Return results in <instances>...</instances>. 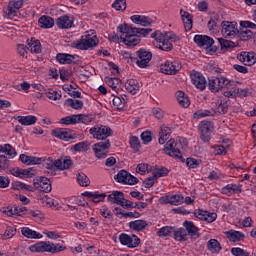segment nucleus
<instances>
[{
  "label": "nucleus",
  "instance_id": "nucleus-50",
  "mask_svg": "<svg viewBox=\"0 0 256 256\" xmlns=\"http://www.w3.org/2000/svg\"><path fill=\"white\" fill-rule=\"evenodd\" d=\"M173 234L175 241L180 242L187 241V237H189V234H187V230L185 228L174 229Z\"/></svg>",
  "mask_w": 256,
  "mask_h": 256
},
{
  "label": "nucleus",
  "instance_id": "nucleus-49",
  "mask_svg": "<svg viewBox=\"0 0 256 256\" xmlns=\"http://www.w3.org/2000/svg\"><path fill=\"white\" fill-rule=\"evenodd\" d=\"M18 122L20 125L28 127L29 125H35V123H37V118L34 115L18 116Z\"/></svg>",
  "mask_w": 256,
  "mask_h": 256
},
{
  "label": "nucleus",
  "instance_id": "nucleus-27",
  "mask_svg": "<svg viewBox=\"0 0 256 256\" xmlns=\"http://www.w3.org/2000/svg\"><path fill=\"white\" fill-rule=\"evenodd\" d=\"M238 59L244 65H248V67L256 64L255 52H241V54L238 56Z\"/></svg>",
  "mask_w": 256,
  "mask_h": 256
},
{
  "label": "nucleus",
  "instance_id": "nucleus-43",
  "mask_svg": "<svg viewBox=\"0 0 256 256\" xmlns=\"http://www.w3.org/2000/svg\"><path fill=\"white\" fill-rule=\"evenodd\" d=\"M116 209V215L117 217H120V219L122 217H124L125 219H139V217H141V213L134 211V212H125L119 208H115Z\"/></svg>",
  "mask_w": 256,
  "mask_h": 256
},
{
  "label": "nucleus",
  "instance_id": "nucleus-34",
  "mask_svg": "<svg viewBox=\"0 0 256 256\" xmlns=\"http://www.w3.org/2000/svg\"><path fill=\"white\" fill-rule=\"evenodd\" d=\"M239 193H243V185L230 183L225 186V195L228 197H231V195H237Z\"/></svg>",
  "mask_w": 256,
  "mask_h": 256
},
{
  "label": "nucleus",
  "instance_id": "nucleus-62",
  "mask_svg": "<svg viewBox=\"0 0 256 256\" xmlns=\"http://www.w3.org/2000/svg\"><path fill=\"white\" fill-rule=\"evenodd\" d=\"M152 175L156 179H160V177H167V175H169V170L167 168H155L152 171Z\"/></svg>",
  "mask_w": 256,
  "mask_h": 256
},
{
  "label": "nucleus",
  "instance_id": "nucleus-54",
  "mask_svg": "<svg viewBox=\"0 0 256 256\" xmlns=\"http://www.w3.org/2000/svg\"><path fill=\"white\" fill-rule=\"evenodd\" d=\"M76 179L80 187H89L91 185V180L83 172L78 173Z\"/></svg>",
  "mask_w": 256,
  "mask_h": 256
},
{
  "label": "nucleus",
  "instance_id": "nucleus-51",
  "mask_svg": "<svg viewBox=\"0 0 256 256\" xmlns=\"http://www.w3.org/2000/svg\"><path fill=\"white\" fill-rule=\"evenodd\" d=\"M236 35L239 37L240 41H251V39H253V31L251 30L239 28Z\"/></svg>",
  "mask_w": 256,
  "mask_h": 256
},
{
  "label": "nucleus",
  "instance_id": "nucleus-56",
  "mask_svg": "<svg viewBox=\"0 0 256 256\" xmlns=\"http://www.w3.org/2000/svg\"><path fill=\"white\" fill-rule=\"evenodd\" d=\"M59 123L61 125H77V114L66 116L60 119Z\"/></svg>",
  "mask_w": 256,
  "mask_h": 256
},
{
  "label": "nucleus",
  "instance_id": "nucleus-40",
  "mask_svg": "<svg viewBox=\"0 0 256 256\" xmlns=\"http://www.w3.org/2000/svg\"><path fill=\"white\" fill-rule=\"evenodd\" d=\"M104 81L108 85V87L112 89V91L118 93L121 90V79L105 77Z\"/></svg>",
  "mask_w": 256,
  "mask_h": 256
},
{
  "label": "nucleus",
  "instance_id": "nucleus-47",
  "mask_svg": "<svg viewBox=\"0 0 256 256\" xmlns=\"http://www.w3.org/2000/svg\"><path fill=\"white\" fill-rule=\"evenodd\" d=\"M0 153L9 156L10 159H15V157H17V152L11 144L0 145Z\"/></svg>",
  "mask_w": 256,
  "mask_h": 256
},
{
  "label": "nucleus",
  "instance_id": "nucleus-60",
  "mask_svg": "<svg viewBox=\"0 0 256 256\" xmlns=\"http://www.w3.org/2000/svg\"><path fill=\"white\" fill-rule=\"evenodd\" d=\"M112 103L114 107H117V109H123V107H125V103H127V99L125 96H115L112 100Z\"/></svg>",
  "mask_w": 256,
  "mask_h": 256
},
{
  "label": "nucleus",
  "instance_id": "nucleus-44",
  "mask_svg": "<svg viewBox=\"0 0 256 256\" xmlns=\"http://www.w3.org/2000/svg\"><path fill=\"white\" fill-rule=\"evenodd\" d=\"M56 59L62 65H69L75 61V56L67 53H58Z\"/></svg>",
  "mask_w": 256,
  "mask_h": 256
},
{
  "label": "nucleus",
  "instance_id": "nucleus-19",
  "mask_svg": "<svg viewBox=\"0 0 256 256\" xmlns=\"http://www.w3.org/2000/svg\"><path fill=\"white\" fill-rule=\"evenodd\" d=\"M10 175H13V177H18V179H31V177L35 176V172H33V169H21V168H11L9 170Z\"/></svg>",
  "mask_w": 256,
  "mask_h": 256
},
{
  "label": "nucleus",
  "instance_id": "nucleus-46",
  "mask_svg": "<svg viewBox=\"0 0 256 256\" xmlns=\"http://www.w3.org/2000/svg\"><path fill=\"white\" fill-rule=\"evenodd\" d=\"M11 189H13V191H34L33 186L21 181H14L11 185Z\"/></svg>",
  "mask_w": 256,
  "mask_h": 256
},
{
  "label": "nucleus",
  "instance_id": "nucleus-41",
  "mask_svg": "<svg viewBox=\"0 0 256 256\" xmlns=\"http://www.w3.org/2000/svg\"><path fill=\"white\" fill-rule=\"evenodd\" d=\"M28 49H30V52L39 54L41 53V41L36 38H31L27 40Z\"/></svg>",
  "mask_w": 256,
  "mask_h": 256
},
{
  "label": "nucleus",
  "instance_id": "nucleus-63",
  "mask_svg": "<svg viewBox=\"0 0 256 256\" xmlns=\"http://www.w3.org/2000/svg\"><path fill=\"white\" fill-rule=\"evenodd\" d=\"M112 7L116 11H125L127 9V0H115Z\"/></svg>",
  "mask_w": 256,
  "mask_h": 256
},
{
  "label": "nucleus",
  "instance_id": "nucleus-31",
  "mask_svg": "<svg viewBox=\"0 0 256 256\" xmlns=\"http://www.w3.org/2000/svg\"><path fill=\"white\" fill-rule=\"evenodd\" d=\"M55 25V20L47 15H43L38 19V26L41 29H52Z\"/></svg>",
  "mask_w": 256,
  "mask_h": 256
},
{
  "label": "nucleus",
  "instance_id": "nucleus-61",
  "mask_svg": "<svg viewBox=\"0 0 256 256\" xmlns=\"http://www.w3.org/2000/svg\"><path fill=\"white\" fill-rule=\"evenodd\" d=\"M72 149L78 153H81V151H87L89 149V141H83V142L74 144L72 146Z\"/></svg>",
  "mask_w": 256,
  "mask_h": 256
},
{
  "label": "nucleus",
  "instance_id": "nucleus-48",
  "mask_svg": "<svg viewBox=\"0 0 256 256\" xmlns=\"http://www.w3.org/2000/svg\"><path fill=\"white\" fill-rule=\"evenodd\" d=\"M129 227L132 231H143L147 228V221L145 220H134L129 222Z\"/></svg>",
  "mask_w": 256,
  "mask_h": 256
},
{
  "label": "nucleus",
  "instance_id": "nucleus-4",
  "mask_svg": "<svg viewBox=\"0 0 256 256\" xmlns=\"http://www.w3.org/2000/svg\"><path fill=\"white\" fill-rule=\"evenodd\" d=\"M97 45H99V38H97L94 30H90L82 35L79 40L72 43V47L80 51H89V49H94Z\"/></svg>",
  "mask_w": 256,
  "mask_h": 256
},
{
  "label": "nucleus",
  "instance_id": "nucleus-32",
  "mask_svg": "<svg viewBox=\"0 0 256 256\" xmlns=\"http://www.w3.org/2000/svg\"><path fill=\"white\" fill-rule=\"evenodd\" d=\"M20 161H22L24 165H41V163H43V158L21 154Z\"/></svg>",
  "mask_w": 256,
  "mask_h": 256
},
{
  "label": "nucleus",
  "instance_id": "nucleus-37",
  "mask_svg": "<svg viewBox=\"0 0 256 256\" xmlns=\"http://www.w3.org/2000/svg\"><path fill=\"white\" fill-rule=\"evenodd\" d=\"M41 163L44 169L48 170V173L55 175V171L57 170V160L53 161V158H42Z\"/></svg>",
  "mask_w": 256,
  "mask_h": 256
},
{
  "label": "nucleus",
  "instance_id": "nucleus-11",
  "mask_svg": "<svg viewBox=\"0 0 256 256\" xmlns=\"http://www.w3.org/2000/svg\"><path fill=\"white\" fill-rule=\"evenodd\" d=\"M184 201V197L181 194H167L159 198L161 205H181Z\"/></svg>",
  "mask_w": 256,
  "mask_h": 256
},
{
  "label": "nucleus",
  "instance_id": "nucleus-22",
  "mask_svg": "<svg viewBox=\"0 0 256 256\" xmlns=\"http://www.w3.org/2000/svg\"><path fill=\"white\" fill-rule=\"evenodd\" d=\"M75 23V19L70 15H63L57 18L56 25L58 29H71Z\"/></svg>",
  "mask_w": 256,
  "mask_h": 256
},
{
  "label": "nucleus",
  "instance_id": "nucleus-24",
  "mask_svg": "<svg viewBox=\"0 0 256 256\" xmlns=\"http://www.w3.org/2000/svg\"><path fill=\"white\" fill-rule=\"evenodd\" d=\"M237 33H239V28H237L236 21H226L225 22V35L228 39H233V37H237Z\"/></svg>",
  "mask_w": 256,
  "mask_h": 256
},
{
  "label": "nucleus",
  "instance_id": "nucleus-3",
  "mask_svg": "<svg viewBox=\"0 0 256 256\" xmlns=\"http://www.w3.org/2000/svg\"><path fill=\"white\" fill-rule=\"evenodd\" d=\"M154 40V45L161 51H171L173 49V42L177 41V35L172 32H159L156 31L152 34Z\"/></svg>",
  "mask_w": 256,
  "mask_h": 256
},
{
  "label": "nucleus",
  "instance_id": "nucleus-20",
  "mask_svg": "<svg viewBox=\"0 0 256 256\" xmlns=\"http://www.w3.org/2000/svg\"><path fill=\"white\" fill-rule=\"evenodd\" d=\"M194 217H197L200 221H206V223H213L217 219V213L198 209L194 211Z\"/></svg>",
  "mask_w": 256,
  "mask_h": 256
},
{
  "label": "nucleus",
  "instance_id": "nucleus-55",
  "mask_svg": "<svg viewBox=\"0 0 256 256\" xmlns=\"http://www.w3.org/2000/svg\"><path fill=\"white\" fill-rule=\"evenodd\" d=\"M194 119H203V117H215V112L212 110H198L193 114Z\"/></svg>",
  "mask_w": 256,
  "mask_h": 256
},
{
  "label": "nucleus",
  "instance_id": "nucleus-59",
  "mask_svg": "<svg viewBox=\"0 0 256 256\" xmlns=\"http://www.w3.org/2000/svg\"><path fill=\"white\" fill-rule=\"evenodd\" d=\"M174 231L175 228L171 226H164L157 231V235L158 237H169Z\"/></svg>",
  "mask_w": 256,
  "mask_h": 256
},
{
  "label": "nucleus",
  "instance_id": "nucleus-23",
  "mask_svg": "<svg viewBox=\"0 0 256 256\" xmlns=\"http://www.w3.org/2000/svg\"><path fill=\"white\" fill-rule=\"evenodd\" d=\"M225 87V77H217L216 79L209 80L208 88L212 93H218Z\"/></svg>",
  "mask_w": 256,
  "mask_h": 256
},
{
  "label": "nucleus",
  "instance_id": "nucleus-35",
  "mask_svg": "<svg viewBox=\"0 0 256 256\" xmlns=\"http://www.w3.org/2000/svg\"><path fill=\"white\" fill-rule=\"evenodd\" d=\"M21 233L23 237H26V239H43V234L29 228V227H22Z\"/></svg>",
  "mask_w": 256,
  "mask_h": 256
},
{
  "label": "nucleus",
  "instance_id": "nucleus-45",
  "mask_svg": "<svg viewBox=\"0 0 256 256\" xmlns=\"http://www.w3.org/2000/svg\"><path fill=\"white\" fill-rule=\"evenodd\" d=\"M183 225L188 235H191V237H199V229L196 227V225L193 222L185 221Z\"/></svg>",
  "mask_w": 256,
  "mask_h": 256
},
{
  "label": "nucleus",
  "instance_id": "nucleus-29",
  "mask_svg": "<svg viewBox=\"0 0 256 256\" xmlns=\"http://www.w3.org/2000/svg\"><path fill=\"white\" fill-rule=\"evenodd\" d=\"M130 20L135 25H141V27H149L153 23V20L145 15H132Z\"/></svg>",
  "mask_w": 256,
  "mask_h": 256
},
{
  "label": "nucleus",
  "instance_id": "nucleus-18",
  "mask_svg": "<svg viewBox=\"0 0 256 256\" xmlns=\"http://www.w3.org/2000/svg\"><path fill=\"white\" fill-rule=\"evenodd\" d=\"M225 97L235 99L237 97V94L239 93V88L237 87V83H241L239 81L230 80L225 78Z\"/></svg>",
  "mask_w": 256,
  "mask_h": 256
},
{
  "label": "nucleus",
  "instance_id": "nucleus-17",
  "mask_svg": "<svg viewBox=\"0 0 256 256\" xmlns=\"http://www.w3.org/2000/svg\"><path fill=\"white\" fill-rule=\"evenodd\" d=\"M27 208L23 206H6L1 209V212L8 217H21L25 215Z\"/></svg>",
  "mask_w": 256,
  "mask_h": 256
},
{
  "label": "nucleus",
  "instance_id": "nucleus-52",
  "mask_svg": "<svg viewBox=\"0 0 256 256\" xmlns=\"http://www.w3.org/2000/svg\"><path fill=\"white\" fill-rule=\"evenodd\" d=\"M207 249L210 253L217 254L221 251V244L217 239H210L207 243Z\"/></svg>",
  "mask_w": 256,
  "mask_h": 256
},
{
  "label": "nucleus",
  "instance_id": "nucleus-2",
  "mask_svg": "<svg viewBox=\"0 0 256 256\" xmlns=\"http://www.w3.org/2000/svg\"><path fill=\"white\" fill-rule=\"evenodd\" d=\"M67 247L61 243H53L50 241H40L36 244H32L28 247V251L30 253H51L55 255V253H61V251H65Z\"/></svg>",
  "mask_w": 256,
  "mask_h": 256
},
{
  "label": "nucleus",
  "instance_id": "nucleus-12",
  "mask_svg": "<svg viewBox=\"0 0 256 256\" xmlns=\"http://www.w3.org/2000/svg\"><path fill=\"white\" fill-rule=\"evenodd\" d=\"M33 185L38 191H42L43 193H51V180H49L47 177H36L33 180Z\"/></svg>",
  "mask_w": 256,
  "mask_h": 256
},
{
  "label": "nucleus",
  "instance_id": "nucleus-14",
  "mask_svg": "<svg viewBox=\"0 0 256 256\" xmlns=\"http://www.w3.org/2000/svg\"><path fill=\"white\" fill-rule=\"evenodd\" d=\"M190 78L196 89H199L200 91H205L207 87V80L201 72L192 71L190 74Z\"/></svg>",
  "mask_w": 256,
  "mask_h": 256
},
{
  "label": "nucleus",
  "instance_id": "nucleus-38",
  "mask_svg": "<svg viewBox=\"0 0 256 256\" xmlns=\"http://www.w3.org/2000/svg\"><path fill=\"white\" fill-rule=\"evenodd\" d=\"M226 237L231 243H238V241H243V239H245V234L240 231L230 230L226 232Z\"/></svg>",
  "mask_w": 256,
  "mask_h": 256
},
{
  "label": "nucleus",
  "instance_id": "nucleus-6",
  "mask_svg": "<svg viewBox=\"0 0 256 256\" xmlns=\"http://www.w3.org/2000/svg\"><path fill=\"white\" fill-rule=\"evenodd\" d=\"M198 130L200 133V139L204 143H209L211 141V135L215 131V124L208 120H203L198 125Z\"/></svg>",
  "mask_w": 256,
  "mask_h": 256
},
{
  "label": "nucleus",
  "instance_id": "nucleus-7",
  "mask_svg": "<svg viewBox=\"0 0 256 256\" xmlns=\"http://www.w3.org/2000/svg\"><path fill=\"white\" fill-rule=\"evenodd\" d=\"M111 149V141L105 140L98 142L93 145L92 150L97 159H105L109 155V150Z\"/></svg>",
  "mask_w": 256,
  "mask_h": 256
},
{
  "label": "nucleus",
  "instance_id": "nucleus-36",
  "mask_svg": "<svg viewBox=\"0 0 256 256\" xmlns=\"http://www.w3.org/2000/svg\"><path fill=\"white\" fill-rule=\"evenodd\" d=\"M140 88L141 86H139V82L135 79H129L125 83V89L128 93H131V95H137Z\"/></svg>",
  "mask_w": 256,
  "mask_h": 256
},
{
  "label": "nucleus",
  "instance_id": "nucleus-5",
  "mask_svg": "<svg viewBox=\"0 0 256 256\" xmlns=\"http://www.w3.org/2000/svg\"><path fill=\"white\" fill-rule=\"evenodd\" d=\"M89 133L93 139H97V141H105L107 137H111V135H113V130H111L109 126L95 125L89 129Z\"/></svg>",
  "mask_w": 256,
  "mask_h": 256
},
{
  "label": "nucleus",
  "instance_id": "nucleus-33",
  "mask_svg": "<svg viewBox=\"0 0 256 256\" xmlns=\"http://www.w3.org/2000/svg\"><path fill=\"white\" fill-rule=\"evenodd\" d=\"M73 165V160L71 157L65 156L56 160V169L59 171H65V169H69Z\"/></svg>",
  "mask_w": 256,
  "mask_h": 256
},
{
  "label": "nucleus",
  "instance_id": "nucleus-58",
  "mask_svg": "<svg viewBox=\"0 0 256 256\" xmlns=\"http://www.w3.org/2000/svg\"><path fill=\"white\" fill-rule=\"evenodd\" d=\"M77 123H83L84 125H89L93 122V117L87 114H76Z\"/></svg>",
  "mask_w": 256,
  "mask_h": 256
},
{
  "label": "nucleus",
  "instance_id": "nucleus-28",
  "mask_svg": "<svg viewBox=\"0 0 256 256\" xmlns=\"http://www.w3.org/2000/svg\"><path fill=\"white\" fill-rule=\"evenodd\" d=\"M82 195L83 197H86V199H89L93 203H103V201H105V197H107L105 193H100L98 191L96 192L86 191L82 193Z\"/></svg>",
  "mask_w": 256,
  "mask_h": 256
},
{
  "label": "nucleus",
  "instance_id": "nucleus-16",
  "mask_svg": "<svg viewBox=\"0 0 256 256\" xmlns=\"http://www.w3.org/2000/svg\"><path fill=\"white\" fill-rule=\"evenodd\" d=\"M23 5H25V1L23 0H10L6 9V15L9 17V19L17 17V11L23 8Z\"/></svg>",
  "mask_w": 256,
  "mask_h": 256
},
{
  "label": "nucleus",
  "instance_id": "nucleus-9",
  "mask_svg": "<svg viewBox=\"0 0 256 256\" xmlns=\"http://www.w3.org/2000/svg\"><path fill=\"white\" fill-rule=\"evenodd\" d=\"M119 241L121 245L129 247V249H135V247H139V243H141V239L137 237L135 234H126L121 233L119 235Z\"/></svg>",
  "mask_w": 256,
  "mask_h": 256
},
{
  "label": "nucleus",
  "instance_id": "nucleus-10",
  "mask_svg": "<svg viewBox=\"0 0 256 256\" xmlns=\"http://www.w3.org/2000/svg\"><path fill=\"white\" fill-rule=\"evenodd\" d=\"M114 179L117 183H122L123 185H137V183H139L137 177L129 174V172L125 170L119 171Z\"/></svg>",
  "mask_w": 256,
  "mask_h": 256
},
{
  "label": "nucleus",
  "instance_id": "nucleus-26",
  "mask_svg": "<svg viewBox=\"0 0 256 256\" xmlns=\"http://www.w3.org/2000/svg\"><path fill=\"white\" fill-rule=\"evenodd\" d=\"M171 133H173V129L170 128L169 125L162 124L160 126L159 139L158 142L160 145H165V142L169 137H171Z\"/></svg>",
  "mask_w": 256,
  "mask_h": 256
},
{
  "label": "nucleus",
  "instance_id": "nucleus-25",
  "mask_svg": "<svg viewBox=\"0 0 256 256\" xmlns=\"http://www.w3.org/2000/svg\"><path fill=\"white\" fill-rule=\"evenodd\" d=\"M52 135L57 139H61L62 141H69L73 139V134H71V130L65 128H57L52 131Z\"/></svg>",
  "mask_w": 256,
  "mask_h": 256
},
{
  "label": "nucleus",
  "instance_id": "nucleus-57",
  "mask_svg": "<svg viewBox=\"0 0 256 256\" xmlns=\"http://www.w3.org/2000/svg\"><path fill=\"white\" fill-rule=\"evenodd\" d=\"M45 95L50 99V101H59V99H61V92L54 89L46 90Z\"/></svg>",
  "mask_w": 256,
  "mask_h": 256
},
{
  "label": "nucleus",
  "instance_id": "nucleus-39",
  "mask_svg": "<svg viewBox=\"0 0 256 256\" xmlns=\"http://www.w3.org/2000/svg\"><path fill=\"white\" fill-rule=\"evenodd\" d=\"M176 99L179 105H181V107H184L185 109H187V107L191 105V100L189 99V96H187V94H185V92L181 90L176 92Z\"/></svg>",
  "mask_w": 256,
  "mask_h": 256
},
{
  "label": "nucleus",
  "instance_id": "nucleus-64",
  "mask_svg": "<svg viewBox=\"0 0 256 256\" xmlns=\"http://www.w3.org/2000/svg\"><path fill=\"white\" fill-rule=\"evenodd\" d=\"M231 254L234 256H251V253H249L247 250H244L243 248H239V247L232 248Z\"/></svg>",
  "mask_w": 256,
  "mask_h": 256
},
{
  "label": "nucleus",
  "instance_id": "nucleus-30",
  "mask_svg": "<svg viewBox=\"0 0 256 256\" xmlns=\"http://www.w3.org/2000/svg\"><path fill=\"white\" fill-rule=\"evenodd\" d=\"M180 15L185 31H191L193 29V17H191V14L185 10H180Z\"/></svg>",
  "mask_w": 256,
  "mask_h": 256
},
{
  "label": "nucleus",
  "instance_id": "nucleus-8",
  "mask_svg": "<svg viewBox=\"0 0 256 256\" xmlns=\"http://www.w3.org/2000/svg\"><path fill=\"white\" fill-rule=\"evenodd\" d=\"M180 147L181 144L177 143L175 139L171 138L165 144L164 152L166 155H169V157H174V159H181V150H179Z\"/></svg>",
  "mask_w": 256,
  "mask_h": 256
},
{
  "label": "nucleus",
  "instance_id": "nucleus-1",
  "mask_svg": "<svg viewBox=\"0 0 256 256\" xmlns=\"http://www.w3.org/2000/svg\"><path fill=\"white\" fill-rule=\"evenodd\" d=\"M118 33H120L121 43H124L127 47H135L141 43V37L137 35L139 30L137 28H133L129 24H120L117 27Z\"/></svg>",
  "mask_w": 256,
  "mask_h": 256
},
{
  "label": "nucleus",
  "instance_id": "nucleus-13",
  "mask_svg": "<svg viewBox=\"0 0 256 256\" xmlns=\"http://www.w3.org/2000/svg\"><path fill=\"white\" fill-rule=\"evenodd\" d=\"M181 69V63L179 61H166L161 67V73L164 75H175Z\"/></svg>",
  "mask_w": 256,
  "mask_h": 256
},
{
  "label": "nucleus",
  "instance_id": "nucleus-21",
  "mask_svg": "<svg viewBox=\"0 0 256 256\" xmlns=\"http://www.w3.org/2000/svg\"><path fill=\"white\" fill-rule=\"evenodd\" d=\"M194 43L198 45V47H204V49H209V47L213 46L215 40L207 35H195L194 36Z\"/></svg>",
  "mask_w": 256,
  "mask_h": 256
},
{
  "label": "nucleus",
  "instance_id": "nucleus-42",
  "mask_svg": "<svg viewBox=\"0 0 256 256\" xmlns=\"http://www.w3.org/2000/svg\"><path fill=\"white\" fill-rule=\"evenodd\" d=\"M124 197H125V194H123V192L113 191L110 195H108L107 199L109 203H113L114 205H121Z\"/></svg>",
  "mask_w": 256,
  "mask_h": 256
},
{
  "label": "nucleus",
  "instance_id": "nucleus-15",
  "mask_svg": "<svg viewBox=\"0 0 256 256\" xmlns=\"http://www.w3.org/2000/svg\"><path fill=\"white\" fill-rule=\"evenodd\" d=\"M138 59L136 61V65L140 67L141 69H145L147 65L151 62V59H153V54L147 50L140 49L137 52Z\"/></svg>",
  "mask_w": 256,
  "mask_h": 256
},
{
  "label": "nucleus",
  "instance_id": "nucleus-53",
  "mask_svg": "<svg viewBox=\"0 0 256 256\" xmlns=\"http://www.w3.org/2000/svg\"><path fill=\"white\" fill-rule=\"evenodd\" d=\"M65 105H67V107L75 109L76 111H81V109H83V101L77 99L68 98L65 101Z\"/></svg>",
  "mask_w": 256,
  "mask_h": 256
}]
</instances>
